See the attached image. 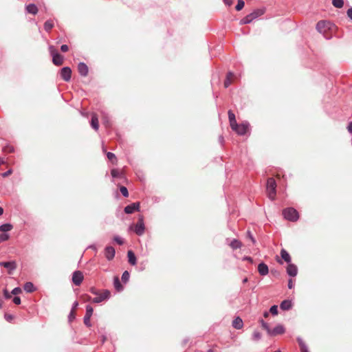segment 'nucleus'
<instances>
[{
  "mask_svg": "<svg viewBox=\"0 0 352 352\" xmlns=\"http://www.w3.org/2000/svg\"><path fill=\"white\" fill-rule=\"evenodd\" d=\"M335 29V25L329 21H320L316 25V30L320 34H322L326 38H331V36L329 32L334 31Z\"/></svg>",
  "mask_w": 352,
  "mask_h": 352,
  "instance_id": "1",
  "label": "nucleus"
},
{
  "mask_svg": "<svg viewBox=\"0 0 352 352\" xmlns=\"http://www.w3.org/2000/svg\"><path fill=\"white\" fill-rule=\"evenodd\" d=\"M282 214L285 220H298L300 217L298 212L292 207L283 209Z\"/></svg>",
  "mask_w": 352,
  "mask_h": 352,
  "instance_id": "2",
  "label": "nucleus"
},
{
  "mask_svg": "<svg viewBox=\"0 0 352 352\" xmlns=\"http://www.w3.org/2000/svg\"><path fill=\"white\" fill-rule=\"evenodd\" d=\"M276 183L275 179L272 177L269 178L267 181L266 190L268 197L272 200L275 199L276 195Z\"/></svg>",
  "mask_w": 352,
  "mask_h": 352,
  "instance_id": "3",
  "label": "nucleus"
},
{
  "mask_svg": "<svg viewBox=\"0 0 352 352\" xmlns=\"http://www.w3.org/2000/svg\"><path fill=\"white\" fill-rule=\"evenodd\" d=\"M49 51L52 56V63L56 66H60L64 63V57L60 54L56 48L51 45L49 47Z\"/></svg>",
  "mask_w": 352,
  "mask_h": 352,
  "instance_id": "4",
  "label": "nucleus"
},
{
  "mask_svg": "<svg viewBox=\"0 0 352 352\" xmlns=\"http://www.w3.org/2000/svg\"><path fill=\"white\" fill-rule=\"evenodd\" d=\"M129 229L133 230L139 236L142 235L145 230L144 221H138L137 223L131 224Z\"/></svg>",
  "mask_w": 352,
  "mask_h": 352,
  "instance_id": "5",
  "label": "nucleus"
},
{
  "mask_svg": "<svg viewBox=\"0 0 352 352\" xmlns=\"http://www.w3.org/2000/svg\"><path fill=\"white\" fill-rule=\"evenodd\" d=\"M111 293L109 290H104L102 293H100L96 297L91 299L94 303H100L110 298Z\"/></svg>",
  "mask_w": 352,
  "mask_h": 352,
  "instance_id": "6",
  "label": "nucleus"
},
{
  "mask_svg": "<svg viewBox=\"0 0 352 352\" xmlns=\"http://www.w3.org/2000/svg\"><path fill=\"white\" fill-rule=\"evenodd\" d=\"M60 75L63 80L68 82L72 77V69L69 67H63L60 69Z\"/></svg>",
  "mask_w": 352,
  "mask_h": 352,
  "instance_id": "7",
  "label": "nucleus"
},
{
  "mask_svg": "<svg viewBox=\"0 0 352 352\" xmlns=\"http://www.w3.org/2000/svg\"><path fill=\"white\" fill-rule=\"evenodd\" d=\"M94 309L90 305H87L86 307V314L84 317V323L87 327H91V324L90 322L91 317L93 314Z\"/></svg>",
  "mask_w": 352,
  "mask_h": 352,
  "instance_id": "8",
  "label": "nucleus"
},
{
  "mask_svg": "<svg viewBox=\"0 0 352 352\" xmlns=\"http://www.w3.org/2000/svg\"><path fill=\"white\" fill-rule=\"evenodd\" d=\"M83 274L80 271H75L72 275V281L75 285H80L83 280Z\"/></svg>",
  "mask_w": 352,
  "mask_h": 352,
  "instance_id": "9",
  "label": "nucleus"
},
{
  "mask_svg": "<svg viewBox=\"0 0 352 352\" xmlns=\"http://www.w3.org/2000/svg\"><path fill=\"white\" fill-rule=\"evenodd\" d=\"M234 131L240 135H245L248 131V124H238Z\"/></svg>",
  "mask_w": 352,
  "mask_h": 352,
  "instance_id": "10",
  "label": "nucleus"
},
{
  "mask_svg": "<svg viewBox=\"0 0 352 352\" xmlns=\"http://www.w3.org/2000/svg\"><path fill=\"white\" fill-rule=\"evenodd\" d=\"M285 329L282 324H278L273 329H271L269 336H276L277 335L283 334L285 333Z\"/></svg>",
  "mask_w": 352,
  "mask_h": 352,
  "instance_id": "11",
  "label": "nucleus"
},
{
  "mask_svg": "<svg viewBox=\"0 0 352 352\" xmlns=\"http://www.w3.org/2000/svg\"><path fill=\"white\" fill-rule=\"evenodd\" d=\"M115 249L112 246H107L104 250V256L107 260L111 261L115 256Z\"/></svg>",
  "mask_w": 352,
  "mask_h": 352,
  "instance_id": "12",
  "label": "nucleus"
},
{
  "mask_svg": "<svg viewBox=\"0 0 352 352\" xmlns=\"http://www.w3.org/2000/svg\"><path fill=\"white\" fill-rule=\"evenodd\" d=\"M139 207H140L139 202L133 203V204L128 205L127 206L125 207L124 212L127 214H131V213L134 212L136 210H138Z\"/></svg>",
  "mask_w": 352,
  "mask_h": 352,
  "instance_id": "13",
  "label": "nucleus"
},
{
  "mask_svg": "<svg viewBox=\"0 0 352 352\" xmlns=\"http://www.w3.org/2000/svg\"><path fill=\"white\" fill-rule=\"evenodd\" d=\"M287 273L290 276H296L298 273V268L296 265L292 263H289L287 267Z\"/></svg>",
  "mask_w": 352,
  "mask_h": 352,
  "instance_id": "14",
  "label": "nucleus"
},
{
  "mask_svg": "<svg viewBox=\"0 0 352 352\" xmlns=\"http://www.w3.org/2000/svg\"><path fill=\"white\" fill-rule=\"evenodd\" d=\"M2 266L8 270L10 274H12V272L16 268V264L14 261L2 262Z\"/></svg>",
  "mask_w": 352,
  "mask_h": 352,
  "instance_id": "15",
  "label": "nucleus"
},
{
  "mask_svg": "<svg viewBox=\"0 0 352 352\" xmlns=\"http://www.w3.org/2000/svg\"><path fill=\"white\" fill-rule=\"evenodd\" d=\"M78 71L82 76H87L88 74V67L84 63H80L78 65Z\"/></svg>",
  "mask_w": 352,
  "mask_h": 352,
  "instance_id": "16",
  "label": "nucleus"
},
{
  "mask_svg": "<svg viewBox=\"0 0 352 352\" xmlns=\"http://www.w3.org/2000/svg\"><path fill=\"white\" fill-rule=\"evenodd\" d=\"M258 272L261 276H265L269 273L268 266L264 263H261L258 266Z\"/></svg>",
  "mask_w": 352,
  "mask_h": 352,
  "instance_id": "17",
  "label": "nucleus"
},
{
  "mask_svg": "<svg viewBox=\"0 0 352 352\" xmlns=\"http://www.w3.org/2000/svg\"><path fill=\"white\" fill-rule=\"evenodd\" d=\"M234 78V74L232 72H228L224 81V87L226 88L228 87L232 83Z\"/></svg>",
  "mask_w": 352,
  "mask_h": 352,
  "instance_id": "18",
  "label": "nucleus"
},
{
  "mask_svg": "<svg viewBox=\"0 0 352 352\" xmlns=\"http://www.w3.org/2000/svg\"><path fill=\"white\" fill-rule=\"evenodd\" d=\"M243 326V322L240 317H236L232 321V327L236 329H241Z\"/></svg>",
  "mask_w": 352,
  "mask_h": 352,
  "instance_id": "19",
  "label": "nucleus"
},
{
  "mask_svg": "<svg viewBox=\"0 0 352 352\" xmlns=\"http://www.w3.org/2000/svg\"><path fill=\"white\" fill-rule=\"evenodd\" d=\"M292 301L289 300H285L280 305V309L285 311L289 310L292 308Z\"/></svg>",
  "mask_w": 352,
  "mask_h": 352,
  "instance_id": "20",
  "label": "nucleus"
},
{
  "mask_svg": "<svg viewBox=\"0 0 352 352\" xmlns=\"http://www.w3.org/2000/svg\"><path fill=\"white\" fill-rule=\"evenodd\" d=\"M27 12L32 14H36L38 12V8L34 3H30L25 7Z\"/></svg>",
  "mask_w": 352,
  "mask_h": 352,
  "instance_id": "21",
  "label": "nucleus"
},
{
  "mask_svg": "<svg viewBox=\"0 0 352 352\" xmlns=\"http://www.w3.org/2000/svg\"><path fill=\"white\" fill-rule=\"evenodd\" d=\"M91 125L96 131L99 128L98 118L96 113H94L91 116Z\"/></svg>",
  "mask_w": 352,
  "mask_h": 352,
  "instance_id": "22",
  "label": "nucleus"
},
{
  "mask_svg": "<svg viewBox=\"0 0 352 352\" xmlns=\"http://www.w3.org/2000/svg\"><path fill=\"white\" fill-rule=\"evenodd\" d=\"M127 256L129 258V263L132 265H135L136 264V257L134 253L131 250H129L128 251Z\"/></svg>",
  "mask_w": 352,
  "mask_h": 352,
  "instance_id": "23",
  "label": "nucleus"
},
{
  "mask_svg": "<svg viewBox=\"0 0 352 352\" xmlns=\"http://www.w3.org/2000/svg\"><path fill=\"white\" fill-rule=\"evenodd\" d=\"M280 256L281 258L287 263H290L291 262V257L289 253L284 249L281 250L280 251Z\"/></svg>",
  "mask_w": 352,
  "mask_h": 352,
  "instance_id": "24",
  "label": "nucleus"
},
{
  "mask_svg": "<svg viewBox=\"0 0 352 352\" xmlns=\"http://www.w3.org/2000/svg\"><path fill=\"white\" fill-rule=\"evenodd\" d=\"M264 14V10L263 9H256L254 10L252 13L250 14L252 16L253 19H256L257 17L263 15Z\"/></svg>",
  "mask_w": 352,
  "mask_h": 352,
  "instance_id": "25",
  "label": "nucleus"
},
{
  "mask_svg": "<svg viewBox=\"0 0 352 352\" xmlns=\"http://www.w3.org/2000/svg\"><path fill=\"white\" fill-rule=\"evenodd\" d=\"M111 175L114 178H116V177L122 178L124 177L122 172L116 168H113L111 170Z\"/></svg>",
  "mask_w": 352,
  "mask_h": 352,
  "instance_id": "26",
  "label": "nucleus"
},
{
  "mask_svg": "<svg viewBox=\"0 0 352 352\" xmlns=\"http://www.w3.org/2000/svg\"><path fill=\"white\" fill-rule=\"evenodd\" d=\"M229 245L233 250L240 248L242 245L241 243L237 239H233Z\"/></svg>",
  "mask_w": 352,
  "mask_h": 352,
  "instance_id": "27",
  "label": "nucleus"
},
{
  "mask_svg": "<svg viewBox=\"0 0 352 352\" xmlns=\"http://www.w3.org/2000/svg\"><path fill=\"white\" fill-rule=\"evenodd\" d=\"M24 289L27 292H32L35 290V287L34 285L31 282H28L24 285Z\"/></svg>",
  "mask_w": 352,
  "mask_h": 352,
  "instance_id": "28",
  "label": "nucleus"
},
{
  "mask_svg": "<svg viewBox=\"0 0 352 352\" xmlns=\"http://www.w3.org/2000/svg\"><path fill=\"white\" fill-rule=\"evenodd\" d=\"M13 226L10 223H5L3 225L0 226V231L6 233L7 232L11 230Z\"/></svg>",
  "mask_w": 352,
  "mask_h": 352,
  "instance_id": "29",
  "label": "nucleus"
},
{
  "mask_svg": "<svg viewBox=\"0 0 352 352\" xmlns=\"http://www.w3.org/2000/svg\"><path fill=\"white\" fill-rule=\"evenodd\" d=\"M254 19H252V16L250 15V14L248 15H247L246 16H245L243 19H242L241 21H240V24L241 25H244V24H248V23H251Z\"/></svg>",
  "mask_w": 352,
  "mask_h": 352,
  "instance_id": "30",
  "label": "nucleus"
},
{
  "mask_svg": "<svg viewBox=\"0 0 352 352\" xmlns=\"http://www.w3.org/2000/svg\"><path fill=\"white\" fill-rule=\"evenodd\" d=\"M53 27L54 23L51 20H48L45 21L44 23V29L47 32L50 31L53 28Z\"/></svg>",
  "mask_w": 352,
  "mask_h": 352,
  "instance_id": "31",
  "label": "nucleus"
},
{
  "mask_svg": "<svg viewBox=\"0 0 352 352\" xmlns=\"http://www.w3.org/2000/svg\"><path fill=\"white\" fill-rule=\"evenodd\" d=\"M113 285L116 290L120 291L122 289V286L120 282V280L118 277L114 278Z\"/></svg>",
  "mask_w": 352,
  "mask_h": 352,
  "instance_id": "32",
  "label": "nucleus"
},
{
  "mask_svg": "<svg viewBox=\"0 0 352 352\" xmlns=\"http://www.w3.org/2000/svg\"><path fill=\"white\" fill-rule=\"evenodd\" d=\"M107 158L114 164L117 163V159L114 153L108 152L107 153Z\"/></svg>",
  "mask_w": 352,
  "mask_h": 352,
  "instance_id": "33",
  "label": "nucleus"
},
{
  "mask_svg": "<svg viewBox=\"0 0 352 352\" xmlns=\"http://www.w3.org/2000/svg\"><path fill=\"white\" fill-rule=\"evenodd\" d=\"M332 4L333 6L338 8H341L344 6V1L343 0H333Z\"/></svg>",
  "mask_w": 352,
  "mask_h": 352,
  "instance_id": "34",
  "label": "nucleus"
},
{
  "mask_svg": "<svg viewBox=\"0 0 352 352\" xmlns=\"http://www.w3.org/2000/svg\"><path fill=\"white\" fill-rule=\"evenodd\" d=\"M262 327L267 331V334L270 335V332L271 331V329L270 328L268 324L265 322L263 320H261L260 321Z\"/></svg>",
  "mask_w": 352,
  "mask_h": 352,
  "instance_id": "35",
  "label": "nucleus"
},
{
  "mask_svg": "<svg viewBox=\"0 0 352 352\" xmlns=\"http://www.w3.org/2000/svg\"><path fill=\"white\" fill-rule=\"evenodd\" d=\"M245 3L243 0H238L237 4L235 7L237 11L241 10L244 7Z\"/></svg>",
  "mask_w": 352,
  "mask_h": 352,
  "instance_id": "36",
  "label": "nucleus"
},
{
  "mask_svg": "<svg viewBox=\"0 0 352 352\" xmlns=\"http://www.w3.org/2000/svg\"><path fill=\"white\" fill-rule=\"evenodd\" d=\"M130 277V274L128 271H124L122 275V280L123 282L126 283L129 280Z\"/></svg>",
  "mask_w": 352,
  "mask_h": 352,
  "instance_id": "37",
  "label": "nucleus"
},
{
  "mask_svg": "<svg viewBox=\"0 0 352 352\" xmlns=\"http://www.w3.org/2000/svg\"><path fill=\"white\" fill-rule=\"evenodd\" d=\"M252 338L254 340L258 341L261 338V334L258 331H254L252 334Z\"/></svg>",
  "mask_w": 352,
  "mask_h": 352,
  "instance_id": "38",
  "label": "nucleus"
},
{
  "mask_svg": "<svg viewBox=\"0 0 352 352\" xmlns=\"http://www.w3.org/2000/svg\"><path fill=\"white\" fill-rule=\"evenodd\" d=\"M120 192L122 194V195L124 197H129V192H128V190H127V188L126 187L120 186Z\"/></svg>",
  "mask_w": 352,
  "mask_h": 352,
  "instance_id": "39",
  "label": "nucleus"
},
{
  "mask_svg": "<svg viewBox=\"0 0 352 352\" xmlns=\"http://www.w3.org/2000/svg\"><path fill=\"white\" fill-rule=\"evenodd\" d=\"M9 239V234L7 233H3L0 234V243L7 241Z\"/></svg>",
  "mask_w": 352,
  "mask_h": 352,
  "instance_id": "40",
  "label": "nucleus"
},
{
  "mask_svg": "<svg viewBox=\"0 0 352 352\" xmlns=\"http://www.w3.org/2000/svg\"><path fill=\"white\" fill-rule=\"evenodd\" d=\"M270 311L274 316L277 315L278 314V307L276 305L272 306L270 307Z\"/></svg>",
  "mask_w": 352,
  "mask_h": 352,
  "instance_id": "41",
  "label": "nucleus"
},
{
  "mask_svg": "<svg viewBox=\"0 0 352 352\" xmlns=\"http://www.w3.org/2000/svg\"><path fill=\"white\" fill-rule=\"evenodd\" d=\"M230 125L231 129L234 131L238 125L236 119L230 120Z\"/></svg>",
  "mask_w": 352,
  "mask_h": 352,
  "instance_id": "42",
  "label": "nucleus"
},
{
  "mask_svg": "<svg viewBox=\"0 0 352 352\" xmlns=\"http://www.w3.org/2000/svg\"><path fill=\"white\" fill-rule=\"evenodd\" d=\"M298 343L300 347V349L303 348V346H307L306 344L304 342L302 339L300 337L297 338Z\"/></svg>",
  "mask_w": 352,
  "mask_h": 352,
  "instance_id": "43",
  "label": "nucleus"
},
{
  "mask_svg": "<svg viewBox=\"0 0 352 352\" xmlns=\"http://www.w3.org/2000/svg\"><path fill=\"white\" fill-rule=\"evenodd\" d=\"M228 118L229 121L236 119L234 113L231 110L228 111Z\"/></svg>",
  "mask_w": 352,
  "mask_h": 352,
  "instance_id": "44",
  "label": "nucleus"
},
{
  "mask_svg": "<svg viewBox=\"0 0 352 352\" xmlns=\"http://www.w3.org/2000/svg\"><path fill=\"white\" fill-rule=\"evenodd\" d=\"M21 292V289L20 287H15L12 291V294H14V295H16V294H19Z\"/></svg>",
  "mask_w": 352,
  "mask_h": 352,
  "instance_id": "45",
  "label": "nucleus"
},
{
  "mask_svg": "<svg viewBox=\"0 0 352 352\" xmlns=\"http://www.w3.org/2000/svg\"><path fill=\"white\" fill-rule=\"evenodd\" d=\"M113 239H114V241H115L116 243H118L119 245H122V244H123V240H122L120 237H119V236H115Z\"/></svg>",
  "mask_w": 352,
  "mask_h": 352,
  "instance_id": "46",
  "label": "nucleus"
},
{
  "mask_svg": "<svg viewBox=\"0 0 352 352\" xmlns=\"http://www.w3.org/2000/svg\"><path fill=\"white\" fill-rule=\"evenodd\" d=\"M247 236L252 241V243H255V239L253 237V236H252V234L250 231H248Z\"/></svg>",
  "mask_w": 352,
  "mask_h": 352,
  "instance_id": "47",
  "label": "nucleus"
},
{
  "mask_svg": "<svg viewBox=\"0 0 352 352\" xmlns=\"http://www.w3.org/2000/svg\"><path fill=\"white\" fill-rule=\"evenodd\" d=\"M75 318L74 311L73 310H71L69 315L68 316L69 320L72 321Z\"/></svg>",
  "mask_w": 352,
  "mask_h": 352,
  "instance_id": "48",
  "label": "nucleus"
},
{
  "mask_svg": "<svg viewBox=\"0 0 352 352\" xmlns=\"http://www.w3.org/2000/svg\"><path fill=\"white\" fill-rule=\"evenodd\" d=\"M12 171L11 169L8 170V171L3 173H1V175L3 177H6L9 175H10L12 174Z\"/></svg>",
  "mask_w": 352,
  "mask_h": 352,
  "instance_id": "49",
  "label": "nucleus"
},
{
  "mask_svg": "<svg viewBox=\"0 0 352 352\" xmlns=\"http://www.w3.org/2000/svg\"><path fill=\"white\" fill-rule=\"evenodd\" d=\"M13 302L16 305H19L21 303V298L19 297L15 296L13 298Z\"/></svg>",
  "mask_w": 352,
  "mask_h": 352,
  "instance_id": "50",
  "label": "nucleus"
},
{
  "mask_svg": "<svg viewBox=\"0 0 352 352\" xmlns=\"http://www.w3.org/2000/svg\"><path fill=\"white\" fill-rule=\"evenodd\" d=\"M60 50L63 52H66L69 50V47L67 45H63L60 47Z\"/></svg>",
  "mask_w": 352,
  "mask_h": 352,
  "instance_id": "51",
  "label": "nucleus"
},
{
  "mask_svg": "<svg viewBox=\"0 0 352 352\" xmlns=\"http://www.w3.org/2000/svg\"><path fill=\"white\" fill-rule=\"evenodd\" d=\"M3 293H4V296L6 298H10L11 297L10 294H9V292L7 289H4Z\"/></svg>",
  "mask_w": 352,
  "mask_h": 352,
  "instance_id": "52",
  "label": "nucleus"
},
{
  "mask_svg": "<svg viewBox=\"0 0 352 352\" xmlns=\"http://www.w3.org/2000/svg\"><path fill=\"white\" fill-rule=\"evenodd\" d=\"M347 16L352 19V8L347 10Z\"/></svg>",
  "mask_w": 352,
  "mask_h": 352,
  "instance_id": "53",
  "label": "nucleus"
},
{
  "mask_svg": "<svg viewBox=\"0 0 352 352\" xmlns=\"http://www.w3.org/2000/svg\"><path fill=\"white\" fill-rule=\"evenodd\" d=\"M347 130L349 133H352V121L351 122H349V124L347 126Z\"/></svg>",
  "mask_w": 352,
  "mask_h": 352,
  "instance_id": "54",
  "label": "nucleus"
},
{
  "mask_svg": "<svg viewBox=\"0 0 352 352\" xmlns=\"http://www.w3.org/2000/svg\"><path fill=\"white\" fill-rule=\"evenodd\" d=\"M91 292L93 294H95V295H98L100 294V292L96 290L95 288H91Z\"/></svg>",
  "mask_w": 352,
  "mask_h": 352,
  "instance_id": "55",
  "label": "nucleus"
},
{
  "mask_svg": "<svg viewBox=\"0 0 352 352\" xmlns=\"http://www.w3.org/2000/svg\"><path fill=\"white\" fill-rule=\"evenodd\" d=\"M243 261H249V262H250V263H252V262H253L252 258L251 257H250V256H244V257L243 258Z\"/></svg>",
  "mask_w": 352,
  "mask_h": 352,
  "instance_id": "56",
  "label": "nucleus"
},
{
  "mask_svg": "<svg viewBox=\"0 0 352 352\" xmlns=\"http://www.w3.org/2000/svg\"><path fill=\"white\" fill-rule=\"evenodd\" d=\"M288 287L289 289H292L294 287V283L292 279H290L288 282Z\"/></svg>",
  "mask_w": 352,
  "mask_h": 352,
  "instance_id": "57",
  "label": "nucleus"
},
{
  "mask_svg": "<svg viewBox=\"0 0 352 352\" xmlns=\"http://www.w3.org/2000/svg\"><path fill=\"white\" fill-rule=\"evenodd\" d=\"M78 303L77 301H75L74 303H73V305H72V310H73L74 311H75L76 308L78 307Z\"/></svg>",
  "mask_w": 352,
  "mask_h": 352,
  "instance_id": "58",
  "label": "nucleus"
},
{
  "mask_svg": "<svg viewBox=\"0 0 352 352\" xmlns=\"http://www.w3.org/2000/svg\"><path fill=\"white\" fill-rule=\"evenodd\" d=\"M5 318H6L8 321H10V320L12 319V315H8V314H6V315H5Z\"/></svg>",
  "mask_w": 352,
  "mask_h": 352,
  "instance_id": "59",
  "label": "nucleus"
},
{
  "mask_svg": "<svg viewBox=\"0 0 352 352\" xmlns=\"http://www.w3.org/2000/svg\"><path fill=\"white\" fill-rule=\"evenodd\" d=\"M300 351L301 352H309L307 346H303V348L300 349Z\"/></svg>",
  "mask_w": 352,
  "mask_h": 352,
  "instance_id": "60",
  "label": "nucleus"
},
{
  "mask_svg": "<svg viewBox=\"0 0 352 352\" xmlns=\"http://www.w3.org/2000/svg\"><path fill=\"white\" fill-rule=\"evenodd\" d=\"M224 3L228 6H231L232 3V0H223Z\"/></svg>",
  "mask_w": 352,
  "mask_h": 352,
  "instance_id": "61",
  "label": "nucleus"
},
{
  "mask_svg": "<svg viewBox=\"0 0 352 352\" xmlns=\"http://www.w3.org/2000/svg\"><path fill=\"white\" fill-rule=\"evenodd\" d=\"M4 150L7 151L9 153H12L13 151V148L9 147V148H8V150H7V148H5Z\"/></svg>",
  "mask_w": 352,
  "mask_h": 352,
  "instance_id": "62",
  "label": "nucleus"
},
{
  "mask_svg": "<svg viewBox=\"0 0 352 352\" xmlns=\"http://www.w3.org/2000/svg\"><path fill=\"white\" fill-rule=\"evenodd\" d=\"M89 248L93 249L95 251L97 250L96 247L94 245H90Z\"/></svg>",
  "mask_w": 352,
  "mask_h": 352,
  "instance_id": "63",
  "label": "nucleus"
},
{
  "mask_svg": "<svg viewBox=\"0 0 352 352\" xmlns=\"http://www.w3.org/2000/svg\"><path fill=\"white\" fill-rule=\"evenodd\" d=\"M106 340V337L104 336H102V342L104 343Z\"/></svg>",
  "mask_w": 352,
  "mask_h": 352,
  "instance_id": "64",
  "label": "nucleus"
}]
</instances>
